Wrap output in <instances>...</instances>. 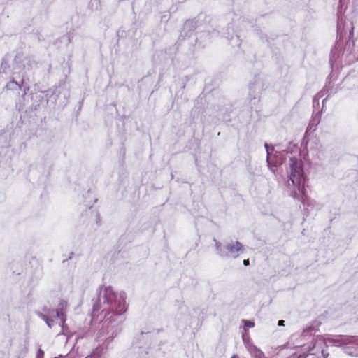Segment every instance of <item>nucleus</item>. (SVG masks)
Masks as SVG:
<instances>
[{
	"instance_id": "obj_5",
	"label": "nucleus",
	"mask_w": 358,
	"mask_h": 358,
	"mask_svg": "<svg viewBox=\"0 0 358 358\" xmlns=\"http://www.w3.org/2000/svg\"><path fill=\"white\" fill-rule=\"evenodd\" d=\"M352 340V339L350 337H328L324 340V342H325L326 343H331L336 346H341L351 343ZM319 341L323 342V339L322 338H318L317 340V342H318Z\"/></svg>"
},
{
	"instance_id": "obj_13",
	"label": "nucleus",
	"mask_w": 358,
	"mask_h": 358,
	"mask_svg": "<svg viewBox=\"0 0 358 358\" xmlns=\"http://www.w3.org/2000/svg\"><path fill=\"white\" fill-rule=\"evenodd\" d=\"M87 358H90V357H87Z\"/></svg>"
},
{
	"instance_id": "obj_12",
	"label": "nucleus",
	"mask_w": 358,
	"mask_h": 358,
	"mask_svg": "<svg viewBox=\"0 0 358 358\" xmlns=\"http://www.w3.org/2000/svg\"><path fill=\"white\" fill-rule=\"evenodd\" d=\"M299 358H305V357H303V356H302V355H300V356L299 357Z\"/></svg>"
},
{
	"instance_id": "obj_9",
	"label": "nucleus",
	"mask_w": 358,
	"mask_h": 358,
	"mask_svg": "<svg viewBox=\"0 0 358 358\" xmlns=\"http://www.w3.org/2000/svg\"><path fill=\"white\" fill-rule=\"evenodd\" d=\"M243 264H244L245 266H248V265H249V260H248V259H245V260L243 261Z\"/></svg>"
},
{
	"instance_id": "obj_10",
	"label": "nucleus",
	"mask_w": 358,
	"mask_h": 358,
	"mask_svg": "<svg viewBox=\"0 0 358 358\" xmlns=\"http://www.w3.org/2000/svg\"><path fill=\"white\" fill-rule=\"evenodd\" d=\"M284 322H285V321H284V320H280V321L278 322V325H280V326H281V325H284Z\"/></svg>"
},
{
	"instance_id": "obj_6",
	"label": "nucleus",
	"mask_w": 358,
	"mask_h": 358,
	"mask_svg": "<svg viewBox=\"0 0 358 358\" xmlns=\"http://www.w3.org/2000/svg\"><path fill=\"white\" fill-rule=\"evenodd\" d=\"M250 351L255 358H264V354L256 347H251Z\"/></svg>"
},
{
	"instance_id": "obj_1",
	"label": "nucleus",
	"mask_w": 358,
	"mask_h": 358,
	"mask_svg": "<svg viewBox=\"0 0 358 358\" xmlns=\"http://www.w3.org/2000/svg\"><path fill=\"white\" fill-rule=\"evenodd\" d=\"M103 297L104 301L110 304L111 310L116 314L120 315L126 311L127 305L124 292H115L112 287H108L103 291Z\"/></svg>"
},
{
	"instance_id": "obj_8",
	"label": "nucleus",
	"mask_w": 358,
	"mask_h": 358,
	"mask_svg": "<svg viewBox=\"0 0 358 358\" xmlns=\"http://www.w3.org/2000/svg\"><path fill=\"white\" fill-rule=\"evenodd\" d=\"M265 148L266 149V151H267V154H268V157H267V161L268 162V155H269V150H268V145L267 144H265Z\"/></svg>"
},
{
	"instance_id": "obj_2",
	"label": "nucleus",
	"mask_w": 358,
	"mask_h": 358,
	"mask_svg": "<svg viewBox=\"0 0 358 358\" xmlns=\"http://www.w3.org/2000/svg\"><path fill=\"white\" fill-rule=\"evenodd\" d=\"M290 180L293 185L298 188V192H294V196L298 197L300 194H303L304 178L301 165L296 160L294 161L291 164Z\"/></svg>"
},
{
	"instance_id": "obj_7",
	"label": "nucleus",
	"mask_w": 358,
	"mask_h": 358,
	"mask_svg": "<svg viewBox=\"0 0 358 358\" xmlns=\"http://www.w3.org/2000/svg\"><path fill=\"white\" fill-rule=\"evenodd\" d=\"M245 326L248 327H254V322L251 321H244Z\"/></svg>"
},
{
	"instance_id": "obj_11",
	"label": "nucleus",
	"mask_w": 358,
	"mask_h": 358,
	"mask_svg": "<svg viewBox=\"0 0 358 358\" xmlns=\"http://www.w3.org/2000/svg\"><path fill=\"white\" fill-rule=\"evenodd\" d=\"M231 358H238V357L236 355H233Z\"/></svg>"
},
{
	"instance_id": "obj_3",
	"label": "nucleus",
	"mask_w": 358,
	"mask_h": 358,
	"mask_svg": "<svg viewBox=\"0 0 358 358\" xmlns=\"http://www.w3.org/2000/svg\"><path fill=\"white\" fill-rule=\"evenodd\" d=\"M216 248L221 256L236 258L238 256V252L242 251L243 246L238 241L229 243L225 246L217 243Z\"/></svg>"
},
{
	"instance_id": "obj_4",
	"label": "nucleus",
	"mask_w": 358,
	"mask_h": 358,
	"mask_svg": "<svg viewBox=\"0 0 358 358\" xmlns=\"http://www.w3.org/2000/svg\"><path fill=\"white\" fill-rule=\"evenodd\" d=\"M43 319L50 327L53 325L54 322L59 325H62L64 322L63 313L59 310H52V313H50L49 317L43 316Z\"/></svg>"
}]
</instances>
